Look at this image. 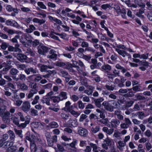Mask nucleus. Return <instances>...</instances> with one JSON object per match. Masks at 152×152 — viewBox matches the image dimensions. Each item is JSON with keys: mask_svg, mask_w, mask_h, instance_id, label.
<instances>
[{"mask_svg": "<svg viewBox=\"0 0 152 152\" xmlns=\"http://www.w3.org/2000/svg\"><path fill=\"white\" fill-rule=\"evenodd\" d=\"M15 133L21 138H22L23 136L22 134V131L21 130H17L16 129H15Z\"/></svg>", "mask_w": 152, "mask_h": 152, "instance_id": "obj_50", "label": "nucleus"}, {"mask_svg": "<svg viewBox=\"0 0 152 152\" xmlns=\"http://www.w3.org/2000/svg\"><path fill=\"white\" fill-rule=\"evenodd\" d=\"M20 42L22 43L23 45H25L26 43L27 39L25 37V36L23 34L20 38Z\"/></svg>", "mask_w": 152, "mask_h": 152, "instance_id": "obj_39", "label": "nucleus"}, {"mask_svg": "<svg viewBox=\"0 0 152 152\" xmlns=\"http://www.w3.org/2000/svg\"><path fill=\"white\" fill-rule=\"evenodd\" d=\"M36 29V28L33 25H30L29 26V28L25 30V31L27 33H31Z\"/></svg>", "mask_w": 152, "mask_h": 152, "instance_id": "obj_25", "label": "nucleus"}, {"mask_svg": "<svg viewBox=\"0 0 152 152\" xmlns=\"http://www.w3.org/2000/svg\"><path fill=\"white\" fill-rule=\"evenodd\" d=\"M71 103L69 101L65 103V106L62 110L66 112H69L73 108V105H70Z\"/></svg>", "mask_w": 152, "mask_h": 152, "instance_id": "obj_11", "label": "nucleus"}, {"mask_svg": "<svg viewBox=\"0 0 152 152\" xmlns=\"http://www.w3.org/2000/svg\"><path fill=\"white\" fill-rule=\"evenodd\" d=\"M108 119L106 118L105 119H102L99 120V122L105 125H106L108 123Z\"/></svg>", "mask_w": 152, "mask_h": 152, "instance_id": "obj_54", "label": "nucleus"}, {"mask_svg": "<svg viewBox=\"0 0 152 152\" xmlns=\"http://www.w3.org/2000/svg\"><path fill=\"white\" fill-rule=\"evenodd\" d=\"M5 24L7 26H13L16 28H19L20 26L16 21L13 20H6Z\"/></svg>", "mask_w": 152, "mask_h": 152, "instance_id": "obj_6", "label": "nucleus"}, {"mask_svg": "<svg viewBox=\"0 0 152 152\" xmlns=\"http://www.w3.org/2000/svg\"><path fill=\"white\" fill-rule=\"evenodd\" d=\"M85 51H90L92 53H94L95 52V50L93 49L92 48L88 46V47H87L86 48H85Z\"/></svg>", "mask_w": 152, "mask_h": 152, "instance_id": "obj_60", "label": "nucleus"}, {"mask_svg": "<svg viewBox=\"0 0 152 152\" xmlns=\"http://www.w3.org/2000/svg\"><path fill=\"white\" fill-rule=\"evenodd\" d=\"M58 75L64 77L69 75V74L67 72L63 69H61L59 70Z\"/></svg>", "mask_w": 152, "mask_h": 152, "instance_id": "obj_24", "label": "nucleus"}, {"mask_svg": "<svg viewBox=\"0 0 152 152\" xmlns=\"http://www.w3.org/2000/svg\"><path fill=\"white\" fill-rule=\"evenodd\" d=\"M48 145L50 146H52L53 145L54 143L52 140V138L47 140Z\"/></svg>", "mask_w": 152, "mask_h": 152, "instance_id": "obj_62", "label": "nucleus"}, {"mask_svg": "<svg viewBox=\"0 0 152 152\" xmlns=\"http://www.w3.org/2000/svg\"><path fill=\"white\" fill-rule=\"evenodd\" d=\"M47 69V66L45 65H42L40 67L41 71L42 72H45L46 71Z\"/></svg>", "mask_w": 152, "mask_h": 152, "instance_id": "obj_57", "label": "nucleus"}, {"mask_svg": "<svg viewBox=\"0 0 152 152\" xmlns=\"http://www.w3.org/2000/svg\"><path fill=\"white\" fill-rule=\"evenodd\" d=\"M13 144V142L12 141H7L4 142V147L10 148L12 146Z\"/></svg>", "mask_w": 152, "mask_h": 152, "instance_id": "obj_30", "label": "nucleus"}, {"mask_svg": "<svg viewBox=\"0 0 152 152\" xmlns=\"http://www.w3.org/2000/svg\"><path fill=\"white\" fill-rule=\"evenodd\" d=\"M4 32L7 33L9 34L12 35L13 32V30L9 29L8 28L5 26L3 28Z\"/></svg>", "mask_w": 152, "mask_h": 152, "instance_id": "obj_33", "label": "nucleus"}, {"mask_svg": "<svg viewBox=\"0 0 152 152\" xmlns=\"http://www.w3.org/2000/svg\"><path fill=\"white\" fill-rule=\"evenodd\" d=\"M20 37L19 35H16L14 38H13L11 39V41L13 43H17V39H19Z\"/></svg>", "mask_w": 152, "mask_h": 152, "instance_id": "obj_52", "label": "nucleus"}, {"mask_svg": "<svg viewBox=\"0 0 152 152\" xmlns=\"http://www.w3.org/2000/svg\"><path fill=\"white\" fill-rule=\"evenodd\" d=\"M7 133L8 134L10 139L12 140H15V134L14 132L11 130H9Z\"/></svg>", "mask_w": 152, "mask_h": 152, "instance_id": "obj_27", "label": "nucleus"}, {"mask_svg": "<svg viewBox=\"0 0 152 152\" xmlns=\"http://www.w3.org/2000/svg\"><path fill=\"white\" fill-rule=\"evenodd\" d=\"M69 125H71L73 127H76L77 125V123L76 120L70 119L68 121Z\"/></svg>", "mask_w": 152, "mask_h": 152, "instance_id": "obj_29", "label": "nucleus"}, {"mask_svg": "<svg viewBox=\"0 0 152 152\" xmlns=\"http://www.w3.org/2000/svg\"><path fill=\"white\" fill-rule=\"evenodd\" d=\"M39 99V96L38 95L36 96L34 98L33 101L31 102L32 104L34 105L37 103Z\"/></svg>", "mask_w": 152, "mask_h": 152, "instance_id": "obj_38", "label": "nucleus"}, {"mask_svg": "<svg viewBox=\"0 0 152 152\" xmlns=\"http://www.w3.org/2000/svg\"><path fill=\"white\" fill-rule=\"evenodd\" d=\"M77 143V140L76 139H73V142L69 144V145H69V146L72 148V152H76L77 151V148L75 147V145Z\"/></svg>", "mask_w": 152, "mask_h": 152, "instance_id": "obj_15", "label": "nucleus"}, {"mask_svg": "<svg viewBox=\"0 0 152 152\" xmlns=\"http://www.w3.org/2000/svg\"><path fill=\"white\" fill-rule=\"evenodd\" d=\"M24 72L28 75L30 74V72L33 74H36L37 72V71L32 67L28 68L26 69H25Z\"/></svg>", "mask_w": 152, "mask_h": 152, "instance_id": "obj_23", "label": "nucleus"}, {"mask_svg": "<svg viewBox=\"0 0 152 152\" xmlns=\"http://www.w3.org/2000/svg\"><path fill=\"white\" fill-rule=\"evenodd\" d=\"M78 133L80 136L86 137L88 134V132L86 129L79 127L78 128Z\"/></svg>", "mask_w": 152, "mask_h": 152, "instance_id": "obj_9", "label": "nucleus"}, {"mask_svg": "<svg viewBox=\"0 0 152 152\" xmlns=\"http://www.w3.org/2000/svg\"><path fill=\"white\" fill-rule=\"evenodd\" d=\"M104 142L107 145V146H110L111 145V141L108 138H107L104 140Z\"/></svg>", "mask_w": 152, "mask_h": 152, "instance_id": "obj_58", "label": "nucleus"}, {"mask_svg": "<svg viewBox=\"0 0 152 152\" xmlns=\"http://www.w3.org/2000/svg\"><path fill=\"white\" fill-rule=\"evenodd\" d=\"M38 147H36V145L33 142L31 143V151L37 152V150L38 149Z\"/></svg>", "mask_w": 152, "mask_h": 152, "instance_id": "obj_31", "label": "nucleus"}, {"mask_svg": "<svg viewBox=\"0 0 152 152\" xmlns=\"http://www.w3.org/2000/svg\"><path fill=\"white\" fill-rule=\"evenodd\" d=\"M14 104L18 107L20 106L23 103V101L19 99L14 101Z\"/></svg>", "mask_w": 152, "mask_h": 152, "instance_id": "obj_37", "label": "nucleus"}, {"mask_svg": "<svg viewBox=\"0 0 152 152\" xmlns=\"http://www.w3.org/2000/svg\"><path fill=\"white\" fill-rule=\"evenodd\" d=\"M134 103V101H127L125 104L126 107H129L132 106Z\"/></svg>", "mask_w": 152, "mask_h": 152, "instance_id": "obj_53", "label": "nucleus"}, {"mask_svg": "<svg viewBox=\"0 0 152 152\" xmlns=\"http://www.w3.org/2000/svg\"><path fill=\"white\" fill-rule=\"evenodd\" d=\"M65 143H63V144H57V147L58 149V150L61 152H63L65 151L64 145L65 146H66V144H64Z\"/></svg>", "mask_w": 152, "mask_h": 152, "instance_id": "obj_28", "label": "nucleus"}, {"mask_svg": "<svg viewBox=\"0 0 152 152\" xmlns=\"http://www.w3.org/2000/svg\"><path fill=\"white\" fill-rule=\"evenodd\" d=\"M100 130V126H96L94 128L93 127L91 129V131L94 133H96L99 132Z\"/></svg>", "mask_w": 152, "mask_h": 152, "instance_id": "obj_45", "label": "nucleus"}, {"mask_svg": "<svg viewBox=\"0 0 152 152\" xmlns=\"http://www.w3.org/2000/svg\"><path fill=\"white\" fill-rule=\"evenodd\" d=\"M42 75L40 74H34L28 77V79L30 81L38 82L42 79Z\"/></svg>", "mask_w": 152, "mask_h": 152, "instance_id": "obj_2", "label": "nucleus"}, {"mask_svg": "<svg viewBox=\"0 0 152 152\" xmlns=\"http://www.w3.org/2000/svg\"><path fill=\"white\" fill-rule=\"evenodd\" d=\"M37 151V152H49L48 150L43 149L40 146H38Z\"/></svg>", "mask_w": 152, "mask_h": 152, "instance_id": "obj_49", "label": "nucleus"}, {"mask_svg": "<svg viewBox=\"0 0 152 152\" xmlns=\"http://www.w3.org/2000/svg\"><path fill=\"white\" fill-rule=\"evenodd\" d=\"M78 107L79 108L83 109L85 107L84 104L81 101H79L77 103Z\"/></svg>", "mask_w": 152, "mask_h": 152, "instance_id": "obj_43", "label": "nucleus"}, {"mask_svg": "<svg viewBox=\"0 0 152 152\" xmlns=\"http://www.w3.org/2000/svg\"><path fill=\"white\" fill-rule=\"evenodd\" d=\"M16 57L17 59L21 62H23L27 58V56L26 55L22 53L18 54Z\"/></svg>", "mask_w": 152, "mask_h": 152, "instance_id": "obj_12", "label": "nucleus"}, {"mask_svg": "<svg viewBox=\"0 0 152 152\" xmlns=\"http://www.w3.org/2000/svg\"><path fill=\"white\" fill-rule=\"evenodd\" d=\"M137 115L140 119L142 120L145 117V114L143 112H139L137 113Z\"/></svg>", "mask_w": 152, "mask_h": 152, "instance_id": "obj_41", "label": "nucleus"}, {"mask_svg": "<svg viewBox=\"0 0 152 152\" xmlns=\"http://www.w3.org/2000/svg\"><path fill=\"white\" fill-rule=\"evenodd\" d=\"M104 99L102 97H100L97 99H94V102L96 106L98 108H100L102 106L101 102L104 101Z\"/></svg>", "mask_w": 152, "mask_h": 152, "instance_id": "obj_8", "label": "nucleus"}, {"mask_svg": "<svg viewBox=\"0 0 152 152\" xmlns=\"http://www.w3.org/2000/svg\"><path fill=\"white\" fill-rule=\"evenodd\" d=\"M58 126L59 125L55 121H52L46 126L47 127H50L51 128H56L58 127Z\"/></svg>", "mask_w": 152, "mask_h": 152, "instance_id": "obj_21", "label": "nucleus"}, {"mask_svg": "<svg viewBox=\"0 0 152 152\" xmlns=\"http://www.w3.org/2000/svg\"><path fill=\"white\" fill-rule=\"evenodd\" d=\"M32 125L35 128H38L39 127V126L40 127L41 126H43L42 124L38 122H33L32 124Z\"/></svg>", "mask_w": 152, "mask_h": 152, "instance_id": "obj_46", "label": "nucleus"}, {"mask_svg": "<svg viewBox=\"0 0 152 152\" xmlns=\"http://www.w3.org/2000/svg\"><path fill=\"white\" fill-rule=\"evenodd\" d=\"M37 92L34 90L31 89L29 91V93L27 95V98L28 99H30L33 97L34 94H36Z\"/></svg>", "mask_w": 152, "mask_h": 152, "instance_id": "obj_36", "label": "nucleus"}, {"mask_svg": "<svg viewBox=\"0 0 152 152\" xmlns=\"http://www.w3.org/2000/svg\"><path fill=\"white\" fill-rule=\"evenodd\" d=\"M56 53V51H55L54 50H50V55H48L47 56V58L51 59H55L57 56V55Z\"/></svg>", "mask_w": 152, "mask_h": 152, "instance_id": "obj_16", "label": "nucleus"}, {"mask_svg": "<svg viewBox=\"0 0 152 152\" xmlns=\"http://www.w3.org/2000/svg\"><path fill=\"white\" fill-rule=\"evenodd\" d=\"M13 79L16 81H18L19 80L21 81H25L26 80V75L22 74H20L18 75V77H16V76H12Z\"/></svg>", "mask_w": 152, "mask_h": 152, "instance_id": "obj_10", "label": "nucleus"}, {"mask_svg": "<svg viewBox=\"0 0 152 152\" xmlns=\"http://www.w3.org/2000/svg\"><path fill=\"white\" fill-rule=\"evenodd\" d=\"M31 108L30 103L28 101L24 102L22 104L21 108L22 110L25 113L28 112Z\"/></svg>", "mask_w": 152, "mask_h": 152, "instance_id": "obj_4", "label": "nucleus"}, {"mask_svg": "<svg viewBox=\"0 0 152 152\" xmlns=\"http://www.w3.org/2000/svg\"><path fill=\"white\" fill-rule=\"evenodd\" d=\"M18 87L23 91H27L28 90V86L24 83H21L18 82L17 83Z\"/></svg>", "mask_w": 152, "mask_h": 152, "instance_id": "obj_13", "label": "nucleus"}, {"mask_svg": "<svg viewBox=\"0 0 152 152\" xmlns=\"http://www.w3.org/2000/svg\"><path fill=\"white\" fill-rule=\"evenodd\" d=\"M72 64L69 63H68L67 64V69L70 71L73 72H75V71L72 69Z\"/></svg>", "mask_w": 152, "mask_h": 152, "instance_id": "obj_44", "label": "nucleus"}, {"mask_svg": "<svg viewBox=\"0 0 152 152\" xmlns=\"http://www.w3.org/2000/svg\"><path fill=\"white\" fill-rule=\"evenodd\" d=\"M38 53L40 54L44 55L48 52V48L42 44H40L37 47Z\"/></svg>", "mask_w": 152, "mask_h": 152, "instance_id": "obj_3", "label": "nucleus"}, {"mask_svg": "<svg viewBox=\"0 0 152 152\" xmlns=\"http://www.w3.org/2000/svg\"><path fill=\"white\" fill-rule=\"evenodd\" d=\"M104 108L106 110L110 112H112L113 110V107L112 106H110L109 105H108L107 106L104 107Z\"/></svg>", "mask_w": 152, "mask_h": 152, "instance_id": "obj_56", "label": "nucleus"}, {"mask_svg": "<svg viewBox=\"0 0 152 152\" xmlns=\"http://www.w3.org/2000/svg\"><path fill=\"white\" fill-rule=\"evenodd\" d=\"M102 131L109 135H111L113 133L114 129L113 128L109 129L107 127H104L102 128Z\"/></svg>", "mask_w": 152, "mask_h": 152, "instance_id": "obj_19", "label": "nucleus"}, {"mask_svg": "<svg viewBox=\"0 0 152 152\" xmlns=\"http://www.w3.org/2000/svg\"><path fill=\"white\" fill-rule=\"evenodd\" d=\"M148 55V53H147L145 54H142L140 55V59H147Z\"/></svg>", "mask_w": 152, "mask_h": 152, "instance_id": "obj_61", "label": "nucleus"}, {"mask_svg": "<svg viewBox=\"0 0 152 152\" xmlns=\"http://www.w3.org/2000/svg\"><path fill=\"white\" fill-rule=\"evenodd\" d=\"M50 97H48L45 96L43 97L42 99L40 100V102L43 104L45 103L48 105H50Z\"/></svg>", "mask_w": 152, "mask_h": 152, "instance_id": "obj_14", "label": "nucleus"}, {"mask_svg": "<svg viewBox=\"0 0 152 152\" xmlns=\"http://www.w3.org/2000/svg\"><path fill=\"white\" fill-rule=\"evenodd\" d=\"M71 98L74 102H75L77 101L79 99L78 96L75 95H72L71 97Z\"/></svg>", "mask_w": 152, "mask_h": 152, "instance_id": "obj_64", "label": "nucleus"}, {"mask_svg": "<svg viewBox=\"0 0 152 152\" xmlns=\"http://www.w3.org/2000/svg\"><path fill=\"white\" fill-rule=\"evenodd\" d=\"M17 115L20 117V120L21 121H25L26 120V116L24 118L23 113L20 112H18Z\"/></svg>", "mask_w": 152, "mask_h": 152, "instance_id": "obj_42", "label": "nucleus"}, {"mask_svg": "<svg viewBox=\"0 0 152 152\" xmlns=\"http://www.w3.org/2000/svg\"><path fill=\"white\" fill-rule=\"evenodd\" d=\"M120 124V121L118 119H112L110 122V124L107 126L114 128H116Z\"/></svg>", "mask_w": 152, "mask_h": 152, "instance_id": "obj_5", "label": "nucleus"}, {"mask_svg": "<svg viewBox=\"0 0 152 152\" xmlns=\"http://www.w3.org/2000/svg\"><path fill=\"white\" fill-rule=\"evenodd\" d=\"M87 116L86 115L84 114H82L80 116L79 121L80 122L83 121L85 119L87 118Z\"/></svg>", "mask_w": 152, "mask_h": 152, "instance_id": "obj_59", "label": "nucleus"}, {"mask_svg": "<svg viewBox=\"0 0 152 152\" xmlns=\"http://www.w3.org/2000/svg\"><path fill=\"white\" fill-rule=\"evenodd\" d=\"M115 50L119 54L125 57L126 56H128V54L125 50H121L118 48H115Z\"/></svg>", "mask_w": 152, "mask_h": 152, "instance_id": "obj_20", "label": "nucleus"}, {"mask_svg": "<svg viewBox=\"0 0 152 152\" xmlns=\"http://www.w3.org/2000/svg\"><path fill=\"white\" fill-rule=\"evenodd\" d=\"M102 68L104 71V72L107 74L110 72V71L111 69V67L108 64H104L102 66Z\"/></svg>", "mask_w": 152, "mask_h": 152, "instance_id": "obj_17", "label": "nucleus"}, {"mask_svg": "<svg viewBox=\"0 0 152 152\" xmlns=\"http://www.w3.org/2000/svg\"><path fill=\"white\" fill-rule=\"evenodd\" d=\"M145 135L148 137H150L152 134V133L149 129H147L145 133Z\"/></svg>", "mask_w": 152, "mask_h": 152, "instance_id": "obj_55", "label": "nucleus"}, {"mask_svg": "<svg viewBox=\"0 0 152 152\" xmlns=\"http://www.w3.org/2000/svg\"><path fill=\"white\" fill-rule=\"evenodd\" d=\"M67 95L66 92L62 91L60 92L58 96L60 99V100L61 101H62L67 98Z\"/></svg>", "mask_w": 152, "mask_h": 152, "instance_id": "obj_22", "label": "nucleus"}, {"mask_svg": "<svg viewBox=\"0 0 152 152\" xmlns=\"http://www.w3.org/2000/svg\"><path fill=\"white\" fill-rule=\"evenodd\" d=\"M37 4L38 6H39L41 9L44 10H46L47 9L46 7L44 4L43 2L40 1L38 2Z\"/></svg>", "mask_w": 152, "mask_h": 152, "instance_id": "obj_40", "label": "nucleus"}, {"mask_svg": "<svg viewBox=\"0 0 152 152\" xmlns=\"http://www.w3.org/2000/svg\"><path fill=\"white\" fill-rule=\"evenodd\" d=\"M50 99L54 103H58L61 101L58 96H50Z\"/></svg>", "mask_w": 152, "mask_h": 152, "instance_id": "obj_32", "label": "nucleus"}, {"mask_svg": "<svg viewBox=\"0 0 152 152\" xmlns=\"http://www.w3.org/2000/svg\"><path fill=\"white\" fill-rule=\"evenodd\" d=\"M94 88L92 86H90L88 90H86L84 91V92L89 96L92 94L93 90Z\"/></svg>", "mask_w": 152, "mask_h": 152, "instance_id": "obj_26", "label": "nucleus"}, {"mask_svg": "<svg viewBox=\"0 0 152 152\" xmlns=\"http://www.w3.org/2000/svg\"><path fill=\"white\" fill-rule=\"evenodd\" d=\"M61 38L64 39H68V38H67V34L64 33H62L60 34L59 36Z\"/></svg>", "mask_w": 152, "mask_h": 152, "instance_id": "obj_63", "label": "nucleus"}, {"mask_svg": "<svg viewBox=\"0 0 152 152\" xmlns=\"http://www.w3.org/2000/svg\"><path fill=\"white\" fill-rule=\"evenodd\" d=\"M10 114L9 112L6 111L2 117L3 120L5 123L9 124L10 122Z\"/></svg>", "mask_w": 152, "mask_h": 152, "instance_id": "obj_7", "label": "nucleus"}, {"mask_svg": "<svg viewBox=\"0 0 152 152\" xmlns=\"http://www.w3.org/2000/svg\"><path fill=\"white\" fill-rule=\"evenodd\" d=\"M30 115L32 116H36L38 115V112L34 108L30 109Z\"/></svg>", "mask_w": 152, "mask_h": 152, "instance_id": "obj_35", "label": "nucleus"}, {"mask_svg": "<svg viewBox=\"0 0 152 152\" xmlns=\"http://www.w3.org/2000/svg\"><path fill=\"white\" fill-rule=\"evenodd\" d=\"M117 148L120 151H123V147L126 145V143L124 141H119L118 142Z\"/></svg>", "mask_w": 152, "mask_h": 152, "instance_id": "obj_18", "label": "nucleus"}, {"mask_svg": "<svg viewBox=\"0 0 152 152\" xmlns=\"http://www.w3.org/2000/svg\"><path fill=\"white\" fill-rule=\"evenodd\" d=\"M18 72L19 71L17 69L12 68L10 69V73L11 75L14 76L17 75Z\"/></svg>", "mask_w": 152, "mask_h": 152, "instance_id": "obj_34", "label": "nucleus"}, {"mask_svg": "<svg viewBox=\"0 0 152 152\" xmlns=\"http://www.w3.org/2000/svg\"><path fill=\"white\" fill-rule=\"evenodd\" d=\"M11 119L13 123L15 125H17L20 127L24 128H25L27 125L29 124L31 118L29 116H26L25 121L24 123L19 124V119L18 117H17L15 115H11Z\"/></svg>", "mask_w": 152, "mask_h": 152, "instance_id": "obj_1", "label": "nucleus"}, {"mask_svg": "<svg viewBox=\"0 0 152 152\" xmlns=\"http://www.w3.org/2000/svg\"><path fill=\"white\" fill-rule=\"evenodd\" d=\"M144 12V10L142 9H140L139 10V12H137L136 13V15L139 17H142L143 16L142 14H143Z\"/></svg>", "mask_w": 152, "mask_h": 152, "instance_id": "obj_48", "label": "nucleus"}, {"mask_svg": "<svg viewBox=\"0 0 152 152\" xmlns=\"http://www.w3.org/2000/svg\"><path fill=\"white\" fill-rule=\"evenodd\" d=\"M17 67L20 70H24L26 68V66L24 64H16Z\"/></svg>", "mask_w": 152, "mask_h": 152, "instance_id": "obj_47", "label": "nucleus"}, {"mask_svg": "<svg viewBox=\"0 0 152 152\" xmlns=\"http://www.w3.org/2000/svg\"><path fill=\"white\" fill-rule=\"evenodd\" d=\"M27 53L30 54L32 56L34 57L35 56V52L30 49H28L27 50Z\"/></svg>", "mask_w": 152, "mask_h": 152, "instance_id": "obj_51", "label": "nucleus"}]
</instances>
